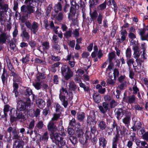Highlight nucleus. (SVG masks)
Returning a JSON list of instances; mask_svg holds the SVG:
<instances>
[{
	"label": "nucleus",
	"instance_id": "1",
	"mask_svg": "<svg viewBox=\"0 0 148 148\" xmlns=\"http://www.w3.org/2000/svg\"><path fill=\"white\" fill-rule=\"evenodd\" d=\"M48 131L51 132L50 134V137L53 143L56 144H60L61 146L64 145L65 143V141L64 140L63 138L61 137L58 133H54L57 130L56 125L53 121H50L47 126Z\"/></svg>",
	"mask_w": 148,
	"mask_h": 148
},
{
	"label": "nucleus",
	"instance_id": "2",
	"mask_svg": "<svg viewBox=\"0 0 148 148\" xmlns=\"http://www.w3.org/2000/svg\"><path fill=\"white\" fill-rule=\"evenodd\" d=\"M25 2L29 3V5L27 6L23 5L21 8V11L29 14L34 13L35 11L34 6L36 4V0H25Z\"/></svg>",
	"mask_w": 148,
	"mask_h": 148
},
{
	"label": "nucleus",
	"instance_id": "3",
	"mask_svg": "<svg viewBox=\"0 0 148 148\" xmlns=\"http://www.w3.org/2000/svg\"><path fill=\"white\" fill-rule=\"evenodd\" d=\"M130 112L126 109L118 108L117 109L115 112V115L118 120H120L124 114L125 116L127 114H128Z\"/></svg>",
	"mask_w": 148,
	"mask_h": 148
},
{
	"label": "nucleus",
	"instance_id": "4",
	"mask_svg": "<svg viewBox=\"0 0 148 148\" xmlns=\"http://www.w3.org/2000/svg\"><path fill=\"white\" fill-rule=\"evenodd\" d=\"M15 114H16L18 120L21 122H23L27 119V116L25 114L24 111L16 110H15Z\"/></svg>",
	"mask_w": 148,
	"mask_h": 148
},
{
	"label": "nucleus",
	"instance_id": "5",
	"mask_svg": "<svg viewBox=\"0 0 148 148\" xmlns=\"http://www.w3.org/2000/svg\"><path fill=\"white\" fill-rule=\"evenodd\" d=\"M112 126L113 129L116 128V134L115 137L113 138L112 143H117V142L118 141L120 135L119 130V127L117 125V124L115 121H114L112 124Z\"/></svg>",
	"mask_w": 148,
	"mask_h": 148
},
{
	"label": "nucleus",
	"instance_id": "6",
	"mask_svg": "<svg viewBox=\"0 0 148 148\" xmlns=\"http://www.w3.org/2000/svg\"><path fill=\"white\" fill-rule=\"evenodd\" d=\"M21 32L20 34V36L23 38H24L26 40H29V35L27 31L26 27H25L22 24H21Z\"/></svg>",
	"mask_w": 148,
	"mask_h": 148
},
{
	"label": "nucleus",
	"instance_id": "7",
	"mask_svg": "<svg viewBox=\"0 0 148 148\" xmlns=\"http://www.w3.org/2000/svg\"><path fill=\"white\" fill-rule=\"evenodd\" d=\"M60 93L59 95V97H65V95H66L69 96V99L70 100H71L73 98L72 94L71 92H68L66 89L62 87L60 90Z\"/></svg>",
	"mask_w": 148,
	"mask_h": 148
},
{
	"label": "nucleus",
	"instance_id": "8",
	"mask_svg": "<svg viewBox=\"0 0 148 148\" xmlns=\"http://www.w3.org/2000/svg\"><path fill=\"white\" fill-rule=\"evenodd\" d=\"M127 35V32L126 30H124L121 31V38L117 39V43L118 45H120L125 40Z\"/></svg>",
	"mask_w": 148,
	"mask_h": 148
},
{
	"label": "nucleus",
	"instance_id": "9",
	"mask_svg": "<svg viewBox=\"0 0 148 148\" xmlns=\"http://www.w3.org/2000/svg\"><path fill=\"white\" fill-rule=\"evenodd\" d=\"M10 75L11 76L13 77V83L19 82L21 80V78L15 71L11 72Z\"/></svg>",
	"mask_w": 148,
	"mask_h": 148
},
{
	"label": "nucleus",
	"instance_id": "10",
	"mask_svg": "<svg viewBox=\"0 0 148 148\" xmlns=\"http://www.w3.org/2000/svg\"><path fill=\"white\" fill-rule=\"evenodd\" d=\"M8 76L9 75L8 72L5 69H4L3 73L1 77L3 85H4L5 83L7 81Z\"/></svg>",
	"mask_w": 148,
	"mask_h": 148
},
{
	"label": "nucleus",
	"instance_id": "11",
	"mask_svg": "<svg viewBox=\"0 0 148 148\" xmlns=\"http://www.w3.org/2000/svg\"><path fill=\"white\" fill-rule=\"evenodd\" d=\"M49 23L47 20H45L44 21V26L45 28L47 29H51L52 30L55 29V26L53 21H50Z\"/></svg>",
	"mask_w": 148,
	"mask_h": 148
},
{
	"label": "nucleus",
	"instance_id": "12",
	"mask_svg": "<svg viewBox=\"0 0 148 148\" xmlns=\"http://www.w3.org/2000/svg\"><path fill=\"white\" fill-rule=\"evenodd\" d=\"M39 25L37 23L34 22L32 24V27L30 30L34 34H36L38 32Z\"/></svg>",
	"mask_w": 148,
	"mask_h": 148
},
{
	"label": "nucleus",
	"instance_id": "13",
	"mask_svg": "<svg viewBox=\"0 0 148 148\" xmlns=\"http://www.w3.org/2000/svg\"><path fill=\"white\" fill-rule=\"evenodd\" d=\"M131 115V113L130 112L128 114L126 115L122 120L123 122L127 127L128 126V125L130 123Z\"/></svg>",
	"mask_w": 148,
	"mask_h": 148
},
{
	"label": "nucleus",
	"instance_id": "14",
	"mask_svg": "<svg viewBox=\"0 0 148 148\" xmlns=\"http://www.w3.org/2000/svg\"><path fill=\"white\" fill-rule=\"evenodd\" d=\"M10 36L5 33H2L0 36V44L5 43L6 40L9 39Z\"/></svg>",
	"mask_w": 148,
	"mask_h": 148
},
{
	"label": "nucleus",
	"instance_id": "15",
	"mask_svg": "<svg viewBox=\"0 0 148 148\" xmlns=\"http://www.w3.org/2000/svg\"><path fill=\"white\" fill-rule=\"evenodd\" d=\"M71 6L70 8V11L72 12L73 14H75V9H76V6L77 4L75 0H70Z\"/></svg>",
	"mask_w": 148,
	"mask_h": 148
},
{
	"label": "nucleus",
	"instance_id": "16",
	"mask_svg": "<svg viewBox=\"0 0 148 148\" xmlns=\"http://www.w3.org/2000/svg\"><path fill=\"white\" fill-rule=\"evenodd\" d=\"M77 137L79 138L80 142L82 143L84 142V138H83V135L84 132L82 129H79L77 131Z\"/></svg>",
	"mask_w": 148,
	"mask_h": 148
},
{
	"label": "nucleus",
	"instance_id": "17",
	"mask_svg": "<svg viewBox=\"0 0 148 148\" xmlns=\"http://www.w3.org/2000/svg\"><path fill=\"white\" fill-rule=\"evenodd\" d=\"M27 108L26 103L25 102L20 101L19 102L18 105L17 110L24 111Z\"/></svg>",
	"mask_w": 148,
	"mask_h": 148
},
{
	"label": "nucleus",
	"instance_id": "18",
	"mask_svg": "<svg viewBox=\"0 0 148 148\" xmlns=\"http://www.w3.org/2000/svg\"><path fill=\"white\" fill-rule=\"evenodd\" d=\"M5 59L7 65L8 67L9 70L11 71V73L14 71H15V70L13 67V66L12 65L9 58L8 57H7L5 58Z\"/></svg>",
	"mask_w": 148,
	"mask_h": 148
},
{
	"label": "nucleus",
	"instance_id": "19",
	"mask_svg": "<svg viewBox=\"0 0 148 148\" xmlns=\"http://www.w3.org/2000/svg\"><path fill=\"white\" fill-rule=\"evenodd\" d=\"M99 145L103 147V148H105L107 143V141L105 138L101 137L99 138Z\"/></svg>",
	"mask_w": 148,
	"mask_h": 148
},
{
	"label": "nucleus",
	"instance_id": "20",
	"mask_svg": "<svg viewBox=\"0 0 148 148\" xmlns=\"http://www.w3.org/2000/svg\"><path fill=\"white\" fill-rule=\"evenodd\" d=\"M126 102L130 104L134 103L136 99V97L135 95H133L131 96L127 97L126 99Z\"/></svg>",
	"mask_w": 148,
	"mask_h": 148
},
{
	"label": "nucleus",
	"instance_id": "21",
	"mask_svg": "<svg viewBox=\"0 0 148 148\" xmlns=\"http://www.w3.org/2000/svg\"><path fill=\"white\" fill-rule=\"evenodd\" d=\"M141 124L139 121H136L135 122L134 124L132 127V129L134 131L138 130L141 127Z\"/></svg>",
	"mask_w": 148,
	"mask_h": 148
},
{
	"label": "nucleus",
	"instance_id": "22",
	"mask_svg": "<svg viewBox=\"0 0 148 148\" xmlns=\"http://www.w3.org/2000/svg\"><path fill=\"white\" fill-rule=\"evenodd\" d=\"M15 109H12L11 110L10 113V121L12 123L14 121L17 120L16 117L14 115H15Z\"/></svg>",
	"mask_w": 148,
	"mask_h": 148
},
{
	"label": "nucleus",
	"instance_id": "23",
	"mask_svg": "<svg viewBox=\"0 0 148 148\" xmlns=\"http://www.w3.org/2000/svg\"><path fill=\"white\" fill-rule=\"evenodd\" d=\"M37 106L40 108H43L45 105V102L42 99H38L36 101Z\"/></svg>",
	"mask_w": 148,
	"mask_h": 148
},
{
	"label": "nucleus",
	"instance_id": "24",
	"mask_svg": "<svg viewBox=\"0 0 148 148\" xmlns=\"http://www.w3.org/2000/svg\"><path fill=\"white\" fill-rule=\"evenodd\" d=\"M116 79V78L113 77L112 76L109 75L107 81L108 85H114L115 83Z\"/></svg>",
	"mask_w": 148,
	"mask_h": 148
},
{
	"label": "nucleus",
	"instance_id": "25",
	"mask_svg": "<svg viewBox=\"0 0 148 148\" xmlns=\"http://www.w3.org/2000/svg\"><path fill=\"white\" fill-rule=\"evenodd\" d=\"M90 14L91 20L94 21L97 19L98 14L96 10H94V11L92 12L90 10Z\"/></svg>",
	"mask_w": 148,
	"mask_h": 148
},
{
	"label": "nucleus",
	"instance_id": "26",
	"mask_svg": "<svg viewBox=\"0 0 148 148\" xmlns=\"http://www.w3.org/2000/svg\"><path fill=\"white\" fill-rule=\"evenodd\" d=\"M100 3L99 0H90L89 2L90 8L93 9L95 7V5H98Z\"/></svg>",
	"mask_w": 148,
	"mask_h": 148
},
{
	"label": "nucleus",
	"instance_id": "27",
	"mask_svg": "<svg viewBox=\"0 0 148 148\" xmlns=\"http://www.w3.org/2000/svg\"><path fill=\"white\" fill-rule=\"evenodd\" d=\"M108 4L111 5V7L114 9V11L115 13L117 11V8L114 0H109L108 2Z\"/></svg>",
	"mask_w": 148,
	"mask_h": 148
},
{
	"label": "nucleus",
	"instance_id": "28",
	"mask_svg": "<svg viewBox=\"0 0 148 148\" xmlns=\"http://www.w3.org/2000/svg\"><path fill=\"white\" fill-rule=\"evenodd\" d=\"M13 90L12 92L14 93L15 97H17L18 94V84L16 83H13Z\"/></svg>",
	"mask_w": 148,
	"mask_h": 148
},
{
	"label": "nucleus",
	"instance_id": "29",
	"mask_svg": "<svg viewBox=\"0 0 148 148\" xmlns=\"http://www.w3.org/2000/svg\"><path fill=\"white\" fill-rule=\"evenodd\" d=\"M93 99L95 102L99 103L101 101V95L98 93H95L93 95Z\"/></svg>",
	"mask_w": 148,
	"mask_h": 148
},
{
	"label": "nucleus",
	"instance_id": "30",
	"mask_svg": "<svg viewBox=\"0 0 148 148\" xmlns=\"http://www.w3.org/2000/svg\"><path fill=\"white\" fill-rule=\"evenodd\" d=\"M98 126L99 128L102 130H105L107 127L106 123L103 121H99L98 123Z\"/></svg>",
	"mask_w": 148,
	"mask_h": 148
},
{
	"label": "nucleus",
	"instance_id": "31",
	"mask_svg": "<svg viewBox=\"0 0 148 148\" xmlns=\"http://www.w3.org/2000/svg\"><path fill=\"white\" fill-rule=\"evenodd\" d=\"M87 123L90 124H94L96 123L95 118L94 116H88L87 120Z\"/></svg>",
	"mask_w": 148,
	"mask_h": 148
},
{
	"label": "nucleus",
	"instance_id": "32",
	"mask_svg": "<svg viewBox=\"0 0 148 148\" xmlns=\"http://www.w3.org/2000/svg\"><path fill=\"white\" fill-rule=\"evenodd\" d=\"M76 9H75V10ZM70 13L69 14L68 16V18L69 20H71L72 22L74 24L76 23L77 22V20L75 19V14H73V13L70 11ZM76 13V12H75Z\"/></svg>",
	"mask_w": 148,
	"mask_h": 148
},
{
	"label": "nucleus",
	"instance_id": "33",
	"mask_svg": "<svg viewBox=\"0 0 148 148\" xmlns=\"http://www.w3.org/2000/svg\"><path fill=\"white\" fill-rule=\"evenodd\" d=\"M22 143V142L20 140H16L13 143L14 147L16 148H23Z\"/></svg>",
	"mask_w": 148,
	"mask_h": 148
},
{
	"label": "nucleus",
	"instance_id": "34",
	"mask_svg": "<svg viewBox=\"0 0 148 148\" xmlns=\"http://www.w3.org/2000/svg\"><path fill=\"white\" fill-rule=\"evenodd\" d=\"M73 72L70 69L65 74L63 75L64 76L65 79L66 80H68L71 77L73 76Z\"/></svg>",
	"mask_w": 148,
	"mask_h": 148
},
{
	"label": "nucleus",
	"instance_id": "35",
	"mask_svg": "<svg viewBox=\"0 0 148 148\" xmlns=\"http://www.w3.org/2000/svg\"><path fill=\"white\" fill-rule=\"evenodd\" d=\"M71 69L69 67L66 65H63L61 68V73L62 75L66 74V73L68 72Z\"/></svg>",
	"mask_w": 148,
	"mask_h": 148
},
{
	"label": "nucleus",
	"instance_id": "36",
	"mask_svg": "<svg viewBox=\"0 0 148 148\" xmlns=\"http://www.w3.org/2000/svg\"><path fill=\"white\" fill-rule=\"evenodd\" d=\"M104 16L103 13L101 12L99 13L97 18V23L99 24H101L102 21Z\"/></svg>",
	"mask_w": 148,
	"mask_h": 148
},
{
	"label": "nucleus",
	"instance_id": "37",
	"mask_svg": "<svg viewBox=\"0 0 148 148\" xmlns=\"http://www.w3.org/2000/svg\"><path fill=\"white\" fill-rule=\"evenodd\" d=\"M8 8V5L6 4L0 5V12L5 13L7 12Z\"/></svg>",
	"mask_w": 148,
	"mask_h": 148
},
{
	"label": "nucleus",
	"instance_id": "38",
	"mask_svg": "<svg viewBox=\"0 0 148 148\" xmlns=\"http://www.w3.org/2000/svg\"><path fill=\"white\" fill-rule=\"evenodd\" d=\"M145 30L144 28L141 29H139V32L138 33L139 35L140 36L141 40H145L146 39L145 35Z\"/></svg>",
	"mask_w": 148,
	"mask_h": 148
},
{
	"label": "nucleus",
	"instance_id": "39",
	"mask_svg": "<svg viewBox=\"0 0 148 148\" xmlns=\"http://www.w3.org/2000/svg\"><path fill=\"white\" fill-rule=\"evenodd\" d=\"M62 9V6L60 2L58 3L57 4L55 5L54 8V10L56 13L61 11Z\"/></svg>",
	"mask_w": 148,
	"mask_h": 148
},
{
	"label": "nucleus",
	"instance_id": "40",
	"mask_svg": "<svg viewBox=\"0 0 148 148\" xmlns=\"http://www.w3.org/2000/svg\"><path fill=\"white\" fill-rule=\"evenodd\" d=\"M115 57L116 55L114 52H112L109 53L108 55V59L109 60V62L110 63L111 62L112 60L114 59H115Z\"/></svg>",
	"mask_w": 148,
	"mask_h": 148
},
{
	"label": "nucleus",
	"instance_id": "41",
	"mask_svg": "<svg viewBox=\"0 0 148 148\" xmlns=\"http://www.w3.org/2000/svg\"><path fill=\"white\" fill-rule=\"evenodd\" d=\"M59 98L62 102V105L65 108H66L68 106V103L67 100L66 99L65 97H59Z\"/></svg>",
	"mask_w": 148,
	"mask_h": 148
},
{
	"label": "nucleus",
	"instance_id": "42",
	"mask_svg": "<svg viewBox=\"0 0 148 148\" xmlns=\"http://www.w3.org/2000/svg\"><path fill=\"white\" fill-rule=\"evenodd\" d=\"M132 51L130 48H127L125 51V55L127 59L130 58L132 55Z\"/></svg>",
	"mask_w": 148,
	"mask_h": 148
},
{
	"label": "nucleus",
	"instance_id": "43",
	"mask_svg": "<svg viewBox=\"0 0 148 148\" xmlns=\"http://www.w3.org/2000/svg\"><path fill=\"white\" fill-rule=\"evenodd\" d=\"M32 91L30 88H26L24 92V95L26 97H28L29 96L32 94Z\"/></svg>",
	"mask_w": 148,
	"mask_h": 148
},
{
	"label": "nucleus",
	"instance_id": "44",
	"mask_svg": "<svg viewBox=\"0 0 148 148\" xmlns=\"http://www.w3.org/2000/svg\"><path fill=\"white\" fill-rule=\"evenodd\" d=\"M12 134L13 135L12 138L13 139L18 140L19 137L17 134V132L16 128H15L12 131Z\"/></svg>",
	"mask_w": 148,
	"mask_h": 148
},
{
	"label": "nucleus",
	"instance_id": "45",
	"mask_svg": "<svg viewBox=\"0 0 148 148\" xmlns=\"http://www.w3.org/2000/svg\"><path fill=\"white\" fill-rule=\"evenodd\" d=\"M77 116L78 120L80 121H82L85 117L84 114L83 113L77 114Z\"/></svg>",
	"mask_w": 148,
	"mask_h": 148
},
{
	"label": "nucleus",
	"instance_id": "46",
	"mask_svg": "<svg viewBox=\"0 0 148 148\" xmlns=\"http://www.w3.org/2000/svg\"><path fill=\"white\" fill-rule=\"evenodd\" d=\"M69 89L71 90H75L76 89V86L73 81H70L69 83Z\"/></svg>",
	"mask_w": 148,
	"mask_h": 148
},
{
	"label": "nucleus",
	"instance_id": "47",
	"mask_svg": "<svg viewBox=\"0 0 148 148\" xmlns=\"http://www.w3.org/2000/svg\"><path fill=\"white\" fill-rule=\"evenodd\" d=\"M127 60V63L129 68H130L131 67L132 65H134L133 64L134 62V60L132 58L128 59Z\"/></svg>",
	"mask_w": 148,
	"mask_h": 148
},
{
	"label": "nucleus",
	"instance_id": "48",
	"mask_svg": "<svg viewBox=\"0 0 148 148\" xmlns=\"http://www.w3.org/2000/svg\"><path fill=\"white\" fill-rule=\"evenodd\" d=\"M42 45L44 50L48 49L49 48V43L47 41L43 42Z\"/></svg>",
	"mask_w": 148,
	"mask_h": 148
},
{
	"label": "nucleus",
	"instance_id": "49",
	"mask_svg": "<svg viewBox=\"0 0 148 148\" xmlns=\"http://www.w3.org/2000/svg\"><path fill=\"white\" fill-rule=\"evenodd\" d=\"M29 56V54H27L26 55L25 57L23 58L21 60L23 63H25L29 61L30 59Z\"/></svg>",
	"mask_w": 148,
	"mask_h": 148
},
{
	"label": "nucleus",
	"instance_id": "50",
	"mask_svg": "<svg viewBox=\"0 0 148 148\" xmlns=\"http://www.w3.org/2000/svg\"><path fill=\"white\" fill-rule=\"evenodd\" d=\"M105 130L106 134H107L108 136L112 135L113 132V128L108 127H106Z\"/></svg>",
	"mask_w": 148,
	"mask_h": 148
},
{
	"label": "nucleus",
	"instance_id": "51",
	"mask_svg": "<svg viewBox=\"0 0 148 148\" xmlns=\"http://www.w3.org/2000/svg\"><path fill=\"white\" fill-rule=\"evenodd\" d=\"M85 137L86 140H90L92 139V134L89 131H86L85 133Z\"/></svg>",
	"mask_w": 148,
	"mask_h": 148
},
{
	"label": "nucleus",
	"instance_id": "52",
	"mask_svg": "<svg viewBox=\"0 0 148 148\" xmlns=\"http://www.w3.org/2000/svg\"><path fill=\"white\" fill-rule=\"evenodd\" d=\"M16 46L15 44L13 41L9 42V47L11 51L13 52Z\"/></svg>",
	"mask_w": 148,
	"mask_h": 148
},
{
	"label": "nucleus",
	"instance_id": "53",
	"mask_svg": "<svg viewBox=\"0 0 148 148\" xmlns=\"http://www.w3.org/2000/svg\"><path fill=\"white\" fill-rule=\"evenodd\" d=\"M49 138L48 134L47 132H45L42 137V140L45 142H47Z\"/></svg>",
	"mask_w": 148,
	"mask_h": 148
},
{
	"label": "nucleus",
	"instance_id": "54",
	"mask_svg": "<svg viewBox=\"0 0 148 148\" xmlns=\"http://www.w3.org/2000/svg\"><path fill=\"white\" fill-rule=\"evenodd\" d=\"M120 131L121 135H124L125 134H127V133L128 130L124 126L122 127Z\"/></svg>",
	"mask_w": 148,
	"mask_h": 148
},
{
	"label": "nucleus",
	"instance_id": "55",
	"mask_svg": "<svg viewBox=\"0 0 148 148\" xmlns=\"http://www.w3.org/2000/svg\"><path fill=\"white\" fill-rule=\"evenodd\" d=\"M63 17V13L61 12L58 14L56 17V18L58 21L60 22L62 20Z\"/></svg>",
	"mask_w": 148,
	"mask_h": 148
},
{
	"label": "nucleus",
	"instance_id": "56",
	"mask_svg": "<svg viewBox=\"0 0 148 148\" xmlns=\"http://www.w3.org/2000/svg\"><path fill=\"white\" fill-rule=\"evenodd\" d=\"M35 122L34 120L31 121L29 123L28 128L29 130H32L35 126Z\"/></svg>",
	"mask_w": 148,
	"mask_h": 148
},
{
	"label": "nucleus",
	"instance_id": "57",
	"mask_svg": "<svg viewBox=\"0 0 148 148\" xmlns=\"http://www.w3.org/2000/svg\"><path fill=\"white\" fill-rule=\"evenodd\" d=\"M118 104V103L114 100H112L110 103V107L112 108H114Z\"/></svg>",
	"mask_w": 148,
	"mask_h": 148
},
{
	"label": "nucleus",
	"instance_id": "58",
	"mask_svg": "<svg viewBox=\"0 0 148 148\" xmlns=\"http://www.w3.org/2000/svg\"><path fill=\"white\" fill-rule=\"evenodd\" d=\"M106 2H104L98 6L97 8L99 10H103L106 8Z\"/></svg>",
	"mask_w": 148,
	"mask_h": 148
},
{
	"label": "nucleus",
	"instance_id": "59",
	"mask_svg": "<svg viewBox=\"0 0 148 148\" xmlns=\"http://www.w3.org/2000/svg\"><path fill=\"white\" fill-rule=\"evenodd\" d=\"M60 116V114H57L54 113L53 114V116L51 118V121H56L58 120Z\"/></svg>",
	"mask_w": 148,
	"mask_h": 148
},
{
	"label": "nucleus",
	"instance_id": "60",
	"mask_svg": "<svg viewBox=\"0 0 148 148\" xmlns=\"http://www.w3.org/2000/svg\"><path fill=\"white\" fill-rule=\"evenodd\" d=\"M113 74L114 75V77L116 78V77H118L119 75V72L118 69H115L113 70Z\"/></svg>",
	"mask_w": 148,
	"mask_h": 148
},
{
	"label": "nucleus",
	"instance_id": "61",
	"mask_svg": "<svg viewBox=\"0 0 148 148\" xmlns=\"http://www.w3.org/2000/svg\"><path fill=\"white\" fill-rule=\"evenodd\" d=\"M141 147L139 148H148V144L145 141H141Z\"/></svg>",
	"mask_w": 148,
	"mask_h": 148
},
{
	"label": "nucleus",
	"instance_id": "62",
	"mask_svg": "<svg viewBox=\"0 0 148 148\" xmlns=\"http://www.w3.org/2000/svg\"><path fill=\"white\" fill-rule=\"evenodd\" d=\"M72 32L71 30H69L64 34V35L66 38L70 37L72 36Z\"/></svg>",
	"mask_w": 148,
	"mask_h": 148
},
{
	"label": "nucleus",
	"instance_id": "63",
	"mask_svg": "<svg viewBox=\"0 0 148 148\" xmlns=\"http://www.w3.org/2000/svg\"><path fill=\"white\" fill-rule=\"evenodd\" d=\"M140 55V54L139 51L134 52L133 53V57L135 60L139 58Z\"/></svg>",
	"mask_w": 148,
	"mask_h": 148
},
{
	"label": "nucleus",
	"instance_id": "64",
	"mask_svg": "<svg viewBox=\"0 0 148 148\" xmlns=\"http://www.w3.org/2000/svg\"><path fill=\"white\" fill-rule=\"evenodd\" d=\"M69 140L73 144H75L77 142V138L74 136H71L69 137Z\"/></svg>",
	"mask_w": 148,
	"mask_h": 148
}]
</instances>
